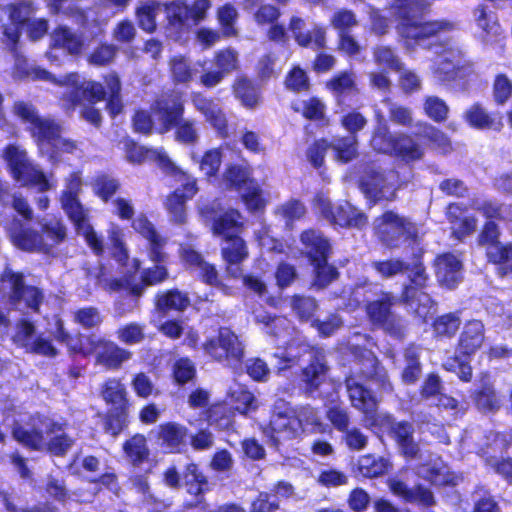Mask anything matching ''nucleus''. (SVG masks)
Returning a JSON list of instances; mask_svg holds the SVG:
<instances>
[{"label": "nucleus", "mask_w": 512, "mask_h": 512, "mask_svg": "<svg viewBox=\"0 0 512 512\" xmlns=\"http://www.w3.org/2000/svg\"><path fill=\"white\" fill-rule=\"evenodd\" d=\"M95 354L96 364L104 367L108 371H118L123 364L129 361L133 353L116 342L99 337L97 350Z\"/></svg>", "instance_id": "25"}, {"label": "nucleus", "mask_w": 512, "mask_h": 512, "mask_svg": "<svg viewBox=\"0 0 512 512\" xmlns=\"http://www.w3.org/2000/svg\"><path fill=\"white\" fill-rule=\"evenodd\" d=\"M319 208L321 215L333 225L361 229L368 224L367 215L347 201L334 205L328 200H321Z\"/></svg>", "instance_id": "17"}, {"label": "nucleus", "mask_w": 512, "mask_h": 512, "mask_svg": "<svg viewBox=\"0 0 512 512\" xmlns=\"http://www.w3.org/2000/svg\"><path fill=\"white\" fill-rule=\"evenodd\" d=\"M464 121L474 129L478 130H499L502 126L501 118H496L489 113L480 102L471 104L463 114Z\"/></svg>", "instance_id": "38"}, {"label": "nucleus", "mask_w": 512, "mask_h": 512, "mask_svg": "<svg viewBox=\"0 0 512 512\" xmlns=\"http://www.w3.org/2000/svg\"><path fill=\"white\" fill-rule=\"evenodd\" d=\"M13 26L24 28L35 16L38 7L32 0H19L3 7Z\"/></svg>", "instance_id": "45"}, {"label": "nucleus", "mask_w": 512, "mask_h": 512, "mask_svg": "<svg viewBox=\"0 0 512 512\" xmlns=\"http://www.w3.org/2000/svg\"><path fill=\"white\" fill-rule=\"evenodd\" d=\"M414 426L411 422L391 421L389 427V435L398 445L401 454L406 459H416L420 455V447L414 440Z\"/></svg>", "instance_id": "29"}, {"label": "nucleus", "mask_w": 512, "mask_h": 512, "mask_svg": "<svg viewBox=\"0 0 512 512\" xmlns=\"http://www.w3.org/2000/svg\"><path fill=\"white\" fill-rule=\"evenodd\" d=\"M216 17L224 38H232L238 35L236 28L238 12L231 3H225L218 7Z\"/></svg>", "instance_id": "56"}, {"label": "nucleus", "mask_w": 512, "mask_h": 512, "mask_svg": "<svg viewBox=\"0 0 512 512\" xmlns=\"http://www.w3.org/2000/svg\"><path fill=\"white\" fill-rule=\"evenodd\" d=\"M326 87L332 92L337 104L340 106L349 107L350 105L346 104V97L359 94V89L353 75L348 71L335 74L326 82Z\"/></svg>", "instance_id": "36"}, {"label": "nucleus", "mask_w": 512, "mask_h": 512, "mask_svg": "<svg viewBox=\"0 0 512 512\" xmlns=\"http://www.w3.org/2000/svg\"><path fill=\"white\" fill-rule=\"evenodd\" d=\"M424 251L419 248L412 254L408 263L407 282L403 284L399 300L405 306H419L422 297H428L426 292L429 286L430 276L423 261Z\"/></svg>", "instance_id": "14"}, {"label": "nucleus", "mask_w": 512, "mask_h": 512, "mask_svg": "<svg viewBox=\"0 0 512 512\" xmlns=\"http://www.w3.org/2000/svg\"><path fill=\"white\" fill-rule=\"evenodd\" d=\"M84 40L66 25H58L52 33V46L64 50L67 54L78 56L83 52Z\"/></svg>", "instance_id": "39"}, {"label": "nucleus", "mask_w": 512, "mask_h": 512, "mask_svg": "<svg viewBox=\"0 0 512 512\" xmlns=\"http://www.w3.org/2000/svg\"><path fill=\"white\" fill-rule=\"evenodd\" d=\"M292 109L309 121L322 122L326 119V105L317 96H311L304 100L301 109L297 106H292Z\"/></svg>", "instance_id": "60"}, {"label": "nucleus", "mask_w": 512, "mask_h": 512, "mask_svg": "<svg viewBox=\"0 0 512 512\" xmlns=\"http://www.w3.org/2000/svg\"><path fill=\"white\" fill-rule=\"evenodd\" d=\"M73 321L86 330L99 327L104 317L100 310L95 306H85L76 309L73 312Z\"/></svg>", "instance_id": "64"}, {"label": "nucleus", "mask_w": 512, "mask_h": 512, "mask_svg": "<svg viewBox=\"0 0 512 512\" xmlns=\"http://www.w3.org/2000/svg\"><path fill=\"white\" fill-rule=\"evenodd\" d=\"M125 457L133 466H140L149 460L150 449L144 434L135 433L122 444Z\"/></svg>", "instance_id": "44"}, {"label": "nucleus", "mask_w": 512, "mask_h": 512, "mask_svg": "<svg viewBox=\"0 0 512 512\" xmlns=\"http://www.w3.org/2000/svg\"><path fill=\"white\" fill-rule=\"evenodd\" d=\"M305 21L299 16L289 19L288 29L299 47L323 50L327 47V31L322 24H314L309 31H304Z\"/></svg>", "instance_id": "24"}, {"label": "nucleus", "mask_w": 512, "mask_h": 512, "mask_svg": "<svg viewBox=\"0 0 512 512\" xmlns=\"http://www.w3.org/2000/svg\"><path fill=\"white\" fill-rule=\"evenodd\" d=\"M475 11L478 13L476 24L487 38H496L502 34L496 14L488 13L484 5L477 6Z\"/></svg>", "instance_id": "63"}, {"label": "nucleus", "mask_w": 512, "mask_h": 512, "mask_svg": "<svg viewBox=\"0 0 512 512\" xmlns=\"http://www.w3.org/2000/svg\"><path fill=\"white\" fill-rule=\"evenodd\" d=\"M126 156L129 162L134 164H142L146 161L156 162L162 169L176 174L178 167L171 161L168 155L163 151L148 148L139 145L134 140H128L125 143Z\"/></svg>", "instance_id": "27"}, {"label": "nucleus", "mask_w": 512, "mask_h": 512, "mask_svg": "<svg viewBox=\"0 0 512 512\" xmlns=\"http://www.w3.org/2000/svg\"><path fill=\"white\" fill-rule=\"evenodd\" d=\"M317 409L309 404L273 410L264 433L275 446L283 441L301 439L303 436L322 431Z\"/></svg>", "instance_id": "3"}, {"label": "nucleus", "mask_w": 512, "mask_h": 512, "mask_svg": "<svg viewBox=\"0 0 512 512\" xmlns=\"http://www.w3.org/2000/svg\"><path fill=\"white\" fill-rule=\"evenodd\" d=\"M329 368L324 357L315 355L299 373L300 386L306 396H313L325 381Z\"/></svg>", "instance_id": "30"}, {"label": "nucleus", "mask_w": 512, "mask_h": 512, "mask_svg": "<svg viewBox=\"0 0 512 512\" xmlns=\"http://www.w3.org/2000/svg\"><path fill=\"white\" fill-rule=\"evenodd\" d=\"M190 99L194 109L212 126L221 127L225 125L224 113L212 97L201 91H192Z\"/></svg>", "instance_id": "35"}, {"label": "nucleus", "mask_w": 512, "mask_h": 512, "mask_svg": "<svg viewBox=\"0 0 512 512\" xmlns=\"http://www.w3.org/2000/svg\"><path fill=\"white\" fill-rule=\"evenodd\" d=\"M14 244L25 252L50 253V246L40 232L32 228H20L11 234Z\"/></svg>", "instance_id": "40"}, {"label": "nucleus", "mask_w": 512, "mask_h": 512, "mask_svg": "<svg viewBox=\"0 0 512 512\" xmlns=\"http://www.w3.org/2000/svg\"><path fill=\"white\" fill-rule=\"evenodd\" d=\"M191 60L184 54H176L168 59V73L172 84L189 85L195 77Z\"/></svg>", "instance_id": "41"}, {"label": "nucleus", "mask_w": 512, "mask_h": 512, "mask_svg": "<svg viewBox=\"0 0 512 512\" xmlns=\"http://www.w3.org/2000/svg\"><path fill=\"white\" fill-rule=\"evenodd\" d=\"M405 367L401 373L403 383L411 385L415 384L422 372L420 363V355L413 345H409L404 350Z\"/></svg>", "instance_id": "55"}, {"label": "nucleus", "mask_w": 512, "mask_h": 512, "mask_svg": "<svg viewBox=\"0 0 512 512\" xmlns=\"http://www.w3.org/2000/svg\"><path fill=\"white\" fill-rule=\"evenodd\" d=\"M40 233L44 241L48 240L50 251L53 247L61 244L67 237V228L61 219L46 221L40 226Z\"/></svg>", "instance_id": "61"}, {"label": "nucleus", "mask_w": 512, "mask_h": 512, "mask_svg": "<svg viewBox=\"0 0 512 512\" xmlns=\"http://www.w3.org/2000/svg\"><path fill=\"white\" fill-rule=\"evenodd\" d=\"M234 98L247 110H255L263 102L262 87L247 75H238L231 84Z\"/></svg>", "instance_id": "28"}, {"label": "nucleus", "mask_w": 512, "mask_h": 512, "mask_svg": "<svg viewBox=\"0 0 512 512\" xmlns=\"http://www.w3.org/2000/svg\"><path fill=\"white\" fill-rule=\"evenodd\" d=\"M26 130L39 151L50 148L46 151L50 161H56L61 153L72 154L77 149L76 141L61 136L62 124L54 118L40 116Z\"/></svg>", "instance_id": "9"}, {"label": "nucleus", "mask_w": 512, "mask_h": 512, "mask_svg": "<svg viewBox=\"0 0 512 512\" xmlns=\"http://www.w3.org/2000/svg\"><path fill=\"white\" fill-rule=\"evenodd\" d=\"M398 303L399 297L392 291L382 290L377 298L366 301L364 312L372 329L382 330L396 340H403L406 336L404 320L394 311Z\"/></svg>", "instance_id": "7"}, {"label": "nucleus", "mask_w": 512, "mask_h": 512, "mask_svg": "<svg viewBox=\"0 0 512 512\" xmlns=\"http://www.w3.org/2000/svg\"><path fill=\"white\" fill-rule=\"evenodd\" d=\"M98 338L93 335L77 333L65 345L70 354L89 357L97 350Z\"/></svg>", "instance_id": "58"}, {"label": "nucleus", "mask_w": 512, "mask_h": 512, "mask_svg": "<svg viewBox=\"0 0 512 512\" xmlns=\"http://www.w3.org/2000/svg\"><path fill=\"white\" fill-rule=\"evenodd\" d=\"M41 424L44 425L45 434L50 436L43 448L51 456L64 457L75 444V439L65 432L68 423L44 418Z\"/></svg>", "instance_id": "23"}, {"label": "nucleus", "mask_w": 512, "mask_h": 512, "mask_svg": "<svg viewBox=\"0 0 512 512\" xmlns=\"http://www.w3.org/2000/svg\"><path fill=\"white\" fill-rule=\"evenodd\" d=\"M186 113L184 92L175 88L162 90L154 95L149 109L137 108L131 117V126L135 133L150 136L165 135L170 127L181 120Z\"/></svg>", "instance_id": "2"}, {"label": "nucleus", "mask_w": 512, "mask_h": 512, "mask_svg": "<svg viewBox=\"0 0 512 512\" xmlns=\"http://www.w3.org/2000/svg\"><path fill=\"white\" fill-rule=\"evenodd\" d=\"M140 233L148 241V259L154 264H165L168 259L164 250L166 239L160 236L155 227L147 220Z\"/></svg>", "instance_id": "43"}, {"label": "nucleus", "mask_w": 512, "mask_h": 512, "mask_svg": "<svg viewBox=\"0 0 512 512\" xmlns=\"http://www.w3.org/2000/svg\"><path fill=\"white\" fill-rule=\"evenodd\" d=\"M344 384L352 406L363 414L371 426L377 424L379 400L371 389L355 380L354 376L345 377Z\"/></svg>", "instance_id": "18"}, {"label": "nucleus", "mask_w": 512, "mask_h": 512, "mask_svg": "<svg viewBox=\"0 0 512 512\" xmlns=\"http://www.w3.org/2000/svg\"><path fill=\"white\" fill-rule=\"evenodd\" d=\"M153 305L159 315L166 316L170 313L181 314L185 312L191 305V300L188 292L172 287L159 290L154 295Z\"/></svg>", "instance_id": "26"}, {"label": "nucleus", "mask_w": 512, "mask_h": 512, "mask_svg": "<svg viewBox=\"0 0 512 512\" xmlns=\"http://www.w3.org/2000/svg\"><path fill=\"white\" fill-rule=\"evenodd\" d=\"M435 274L441 285L452 289L461 281L462 262L452 253L438 255L434 260Z\"/></svg>", "instance_id": "33"}, {"label": "nucleus", "mask_w": 512, "mask_h": 512, "mask_svg": "<svg viewBox=\"0 0 512 512\" xmlns=\"http://www.w3.org/2000/svg\"><path fill=\"white\" fill-rule=\"evenodd\" d=\"M163 482L172 489L184 487L197 503H201L204 500V495L210 491L207 475L194 461L186 463L181 472L175 465L168 466L163 472Z\"/></svg>", "instance_id": "12"}, {"label": "nucleus", "mask_w": 512, "mask_h": 512, "mask_svg": "<svg viewBox=\"0 0 512 512\" xmlns=\"http://www.w3.org/2000/svg\"><path fill=\"white\" fill-rule=\"evenodd\" d=\"M3 158L6 161L11 176L22 183L23 186L34 187L39 192L51 189V183L45 172L30 163L26 152L14 144H8L3 149Z\"/></svg>", "instance_id": "11"}, {"label": "nucleus", "mask_w": 512, "mask_h": 512, "mask_svg": "<svg viewBox=\"0 0 512 512\" xmlns=\"http://www.w3.org/2000/svg\"><path fill=\"white\" fill-rule=\"evenodd\" d=\"M91 185L94 195L104 203L111 201L113 196L121 189L119 179L107 173L97 175Z\"/></svg>", "instance_id": "52"}, {"label": "nucleus", "mask_w": 512, "mask_h": 512, "mask_svg": "<svg viewBox=\"0 0 512 512\" xmlns=\"http://www.w3.org/2000/svg\"><path fill=\"white\" fill-rule=\"evenodd\" d=\"M373 235L388 250L399 249L404 244L413 247L421 242L418 224L393 210H386L374 218Z\"/></svg>", "instance_id": "6"}, {"label": "nucleus", "mask_w": 512, "mask_h": 512, "mask_svg": "<svg viewBox=\"0 0 512 512\" xmlns=\"http://www.w3.org/2000/svg\"><path fill=\"white\" fill-rule=\"evenodd\" d=\"M171 131H173L174 140L182 145L194 146L199 140L196 120L186 118L185 115L170 127Z\"/></svg>", "instance_id": "50"}, {"label": "nucleus", "mask_w": 512, "mask_h": 512, "mask_svg": "<svg viewBox=\"0 0 512 512\" xmlns=\"http://www.w3.org/2000/svg\"><path fill=\"white\" fill-rule=\"evenodd\" d=\"M385 180L384 172L380 167L375 166L373 163H367L363 166L359 178V188L368 199L369 207H373L382 200H395V191H392L389 196L385 197L383 195Z\"/></svg>", "instance_id": "20"}, {"label": "nucleus", "mask_w": 512, "mask_h": 512, "mask_svg": "<svg viewBox=\"0 0 512 512\" xmlns=\"http://www.w3.org/2000/svg\"><path fill=\"white\" fill-rule=\"evenodd\" d=\"M234 413L225 403H215L205 410V420L218 430L230 429L234 424Z\"/></svg>", "instance_id": "51"}, {"label": "nucleus", "mask_w": 512, "mask_h": 512, "mask_svg": "<svg viewBox=\"0 0 512 512\" xmlns=\"http://www.w3.org/2000/svg\"><path fill=\"white\" fill-rule=\"evenodd\" d=\"M372 141L380 151L393 153L406 162L419 160L423 156V149L410 135H393L387 126L378 127Z\"/></svg>", "instance_id": "15"}, {"label": "nucleus", "mask_w": 512, "mask_h": 512, "mask_svg": "<svg viewBox=\"0 0 512 512\" xmlns=\"http://www.w3.org/2000/svg\"><path fill=\"white\" fill-rule=\"evenodd\" d=\"M398 14L401 22L398 25V32L403 39L404 45L409 49L421 46L431 48L433 41H437L442 33L454 29L452 22L448 20L417 21L407 12L398 7Z\"/></svg>", "instance_id": "8"}, {"label": "nucleus", "mask_w": 512, "mask_h": 512, "mask_svg": "<svg viewBox=\"0 0 512 512\" xmlns=\"http://www.w3.org/2000/svg\"><path fill=\"white\" fill-rule=\"evenodd\" d=\"M175 175H180L185 182L180 188L175 189L167 195L165 208L174 223L184 224L187 218L186 203L197 194L198 186L195 178H190L187 173L181 171L179 168Z\"/></svg>", "instance_id": "19"}, {"label": "nucleus", "mask_w": 512, "mask_h": 512, "mask_svg": "<svg viewBox=\"0 0 512 512\" xmlns=\"http://www.w3.org/2000/svg\"><path fill=\"white\" fill-rule=\"evenodd\" d=\"M472 399L478 410L485 413H495L502 405L493 384L489 382L477 388L472 394Z\"/></svg>", "instance_id": "47"}, {"label": "nucleus", "mask_w": 512, "mask_h": 512, "mask_svg": "<svg viewBox=\"0 0 512 512\" xmlns=\"http://www.w3.org/2000/svg\"><path fill=\"white\" fill-rule=\"evenodd\" d=\"M334 151L335 161L340 164H347L358 157V140L355 135L339 137L331 144Z\"/></svg>", "instance_id": "53"}, {"label": "nucleus", "mask_w": 512, "mask_h": 512, "mask_svg": "<svg viewBox=\"0 0 512 512\" xmlns=\"http://www.w3.org/2000/svg\"><path fill=\"white\" fill-rule=\"evenodd\" d=\"M467 207L461 203L451 202L446 206L445 215L451 225L452 236L457 240L473 234L477 227V219L474 216H461Z\"/></svg>", "instance_id": "34"}, {"label": "nucleus", "mask_w": 512, "mask_h": 512, "mask_svg": "<svg viewBox=\"0 0 512 512\" xmlns=\"http://www.w3.org/2000/svg\"><path fill=\"white\" fill-rule=\"evenodd\" d=\"M106 86L96 80H84L75 83L68 92L62 95V109L65 113H73L77 107L84 104H97L106 98Z\"/></svg>", "instance_id": "16"}, {"label": "nucleus", "mask_w": 512, "mask_h": 512, "mask_svg": "<svg viewBox=\"0 0 512 512\" xmlns=\"http://www.w3.org/2000/svg\"><path fill=\"white\" fill-rule=\"evenodd\" d=\"M240 200L251 214L264 213L269 202L258 181L240 192Z\"/></svg>", "instance_id": "49"}, {"label": "nucleus", "mask_w": 512, "mask_h": 512, "mask_svg": "<svg viewBox=\"0 0 512 512\" xmlns=\"http://www.w3.org/2000/svg\"><path fill=\"white\" fill-rule=\"evenodd\" d=\"M485 342V326L479 319H469L463 324L456 342V354L448 356L442 363V368L456 373L464 383L471 382L473 369L471 358L483 347Z\"/></svg>", "instance_id": "5"}, {"label": "nucleus", "mask_w": 512, "mask_h": 512, "mask_svg": "<svg viewBox=\"0 0 512 512\" xmlns=\"http://www.w3.org/2000/svg\"><path fill=\"white\" fill-rule=\"evenodd\" d=\"M299 239L311 264L320 260H329L332 247L329 239L321 231L312 228L303 230Z\"/></svg>", "instance_id": "31"}, {"label": "nucleus", "mask_w": 512, "mask_h": 512, "mask_svg": "<svg viewBox=\"0 0 512 512\" xmlns=\"http://www.w3.org/2000/svg\"><path fill=\"white\" fill-rule=\"evenodd\" d=\"M106 86L105 109L111 119H115L124 110L122 100V83L116 72H110L103 76Z\"/></svg>", "instance_id": "37"}, {"label": "nucleus", "mask_w": 512, "mask_h": 512, "mask_svg": "<svg viewBox=\"0 0 512 512\" xmlns=\"http://www.w3.org/2000/svg\"><path fill=\"white\" fill-rule=\"evenodd\" d=\"M461 326L460 311L448 312L435 317L431 327L436 339H452Z\"/></svg>", "instance_id": "46"}, {"label": "nucleus", "mask_w": 512, "mask_h": 512, "mask_svg": "<svg viewBox=\"0 0 512 512\" xmlns=\"http://www.w3.org/2000/svg\"><path fill=\"white\" fill-rule=\"evenodd\" d=\"M212 61L216 69L224 76L239 69L238 53L230 46L217 50L213 55Z\"/></svg>", "instance_id": "59"}, {"label": "nucleus", "mask_w": 512, "mask_h": 512, "mask_svg": "<svg viewBox=\"0 0 512 512\" xmlns=\"http://www.w3.org/2000/svg\"><path fill=\"white\" fill-rule=\"evenodd\" d=\"M100 396L107 409L98 416L105 434L116 438L129 427L132 402L126 385L120 378L105 380L100 387Z\"/></svg>", "instance_id": "4"}, {"label": "nucleus", "mask_w": 512, "mask_h": 512, "mask_svg": "<svg viewBox=\"0 0 512 512\" xmlns=\"http://www.w3.org/2000/svg\"><path fill=\"white\" fill-rule=\"evenodd\" d=\"M391 468L388 459L376 456L374 454H366L359 457L357 461V469L365 478H378L386 474Z\"/></svg>", "instance_id": "48"}, {"label": "nucleus", "mask_w": 512, "mask_h": 512, "mask_svg": "<svg viewBox=\"0 0 512 512\" xmlns=\"http://www.w3.org/2000/svg\"><path fill=\"white\" fill-rule=\"evenodd\" d=\"M0 283H7L8 292L0 287V301L7 297L8 303L17 307L23 303L24 307L34 314H39L44 302L45 294L42 288L25 283V275L21 271H14L6 266L0 273Z\"/></svg>", "instance_id": "10"}, {"label": "nucleus", "mask_w": 512, "mask_h": 512, "mask_svg": "<svg viewBox=\"0 0 512 512\" xmlns=\"http://www.w3.org/2000/svg\"><path fill=\"white\" fill-rule=\"evenodd\" d=\"M236 208H229L211 220L210 231L218 240L220 256L227 277L240 279L242 264L249 258V248L243 237L245 224Z\"/></svg>", "instance_id": "1"}, {"label": "nucleus", "mask_w": 512, "mask_h": 512, "mask_svg": "<svg viewBox=\"0 0 512 512\" xmlns=\"http://www.w3.org/2000/svg\"><path fill=\"white\" fill-rule=\"evenodd\" d=\"M11 433L16 442L30 451H40L44 447V434L39 429L28 430L17 424L12 427Z\"/></svg>", "instance_id": "54"}, {"label": "nucleus", "mask_w": 512, "mask_h": 512, "mask_svg": "<svg viewBox=\"0 0 512 512\" xmlns=\"http://www.w3.org/2000/svg\"><path fill=\"white\" fill-rule=\"evenodd\" d=\"M485 255L487 262L496 266L498 275L512 274V242L487 246Z\"/></svg>", "instance_id": "42"}, {"label": "nucleus", "mask_w": 512, "mask_h": 512, "mask_svg": "<svg viewBox=\"0 0 512 512\" xmlns=\"http://www.w3.org/2000/svg\"><path fill=\"white\" fill-rule=\"evenodd\" d=\"M284 86L293 93L308 92L311 82L307 72L299 65H294L284 78Z\"/></svg>", "instance_id": "62"}, {"label": "nucleus", "mask_w": 512, "mask_h": 512, "mask_svg": "<svg viewBox=\"0 0 512 512\" xmlns=\"http://www.w3.org/2000/svg\"><path fill=\"white\" fill-rule=\"evenodd\" d=\"M202 349L213 361L226 365H238L244 359V345L229 327H220L216 336L203 342Z\"/></svg>", "instance_id": "13"}, {"label": "nucleus", "mask_w": 512, "mask_h": 512, "mask_svg": "<svg viewBox=\"0 0 512 512\" xmlns=\"http://www.w3.org/2000/svg\"><path fill=\"white\" fill-rule=\"evenodd\" d=\"M257 180L254 177L253 167L247 163H230L222 173V183L226 191L240 193L253 185Z\"/></svg>", "instance_id": "32"}, {"label": "nucleus", "mask_w": 512, "mask_h": 512, "mask_svg": "<svg viewBox=\"0 0 512 512\" xmlns=\"http://www.w3.org/2000/svg\"><path fill=\"white\" fill-rule=\"evenodd\" d=\"M290 306L297 318L302 322L312 321L318 309V303L313 296L294 294L290 298Z\"/></svg>", "instance_id": "57"}, {"label": "nucleus", "mask_w": 512, "mask_h": 512, "mask_svg": "<svg viewBox=\"0 0 512 512\" xmlns=\"http://www.w3.org/2000/svg\"><path fill=\"white\" fill-rule=\"evenodd\" d=\"M82 181L78 172H72L66 179V189L61 192V207L68 219L77 226L85 220L88 211L79 200Z\"/></svg>", "instance_id": "22"}, {"label": "nucleus", "mask_w": 512, "mask_h": 512, "mask_svg": "<svg viewBox=\"0 0 512 512\" xmlns=\"http://www.w3.org/2000/svg\"><path fill=\"white\" fill-rule=\"evenodd\" d=\"M154 438L166 452L178 454L183 452L187 446L189 429L181 423L166 421L156 427Z\"/></svg>", "instance_id": "21"}]
</instances>
